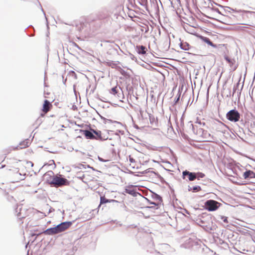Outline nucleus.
Masks as SVG:
<instances>
[{
    "instance_id": "nucleus-1",
    "label": "nucleus",
    "mask_w": 255,
    "mask_h": 255,
    "mask_svg": "<svg viewBox=\"0 0 255 255\" xmlns=\"http://www.w3.org/2000/svg\"><path fill=\"white\" fill-rule=\"evenodd\" d=\"M220 204L216 201L209 200L205 203V208L209 211H214L219 208Z\"/></svg>"
},
{
    "instance_id": "nucleus-2",
    "label": "nucleus",
    "mask_w": 255,
    "mask_h": 255,
    "mask_svg": "<svg viewBox=\"0 0 255 255\" xmlns=\"http://www.w3.org/2000/svg\"><path fill=\"white\" fill-rule=\"evenodd\" d=\"M227 118L230 121L236 122L239 121L240 115L237 111L233 110L227 113Z\"/></svg>"
},
{
    "instance_id": "nucleus-3",
    "label": "nucleus",
    "mask_w": 255,
    "mask_h": 255,
    "mask_svg": "<svg viewBox=\"0 0 255 255\" xmlns=\"http://www.w3.org/2000/svg\"><path fill=\"white\" fill-rule=\"evenodd\" d=\"M67 182V180L66 179L55 176L53 177L51 184L60 186L65 185Z\"/></svg>"
},
{
    "instance_id": "nucleus-4",
    "label": "nucleus",
    "mask_w": 255,
    "mask_h": 255,
    "mask_svg": "<svg viewBox=\"0 0 255 255\" xmlns=\"http://www.w3.org/2000/svg\"><path fill=\"white\" fill-rule=\"evenodd\" d=\"M72 223L71 222H62L59 225H57V228L58 233H61L65 231L67 229H68L71 225Z\"/></svg>"
},
{
    "instance_id": "nucleus-5",
    "label": "nucleus",
    "mask_w": 255,
    "mask_h": 255,
    "mask_svg": "<svg viewBox=\"0 0 255 255\" xmlns=\"http://www.w3.org/2000/svg\"><path fill=\"white\" fill-rule=\"evenodd\" d=\"M237 29L240 31L246 32L252 35H254L255 34V29L250 27L240 26L237 28Z\"/></svg>"
},
{
    "instance_id": "nucleus-6",
    "label": "nucleus",
    "mask_w": 255,
    "mask_h": 255,
    "mask_svg": "<svg viewBox=\"0 0 255 255\" xmlns=\"http://www.w3.org/2000/svg\"><path fill=\"white\" fill-rule=\"evenodd\" d=\"M243 85H241L239 83L234 85L232 96H240Z\"/></svg>"
},
{
    "instance_id": "nucleus-7",
    "label": "nucleus",
    "mask_w": 255,
    "mask_h": 255,
    "mask_svg": "<svg viewBox=\"0 0 255 255\" xmlns=\"http://www.w3.org/2000/svg\"><path fill=\"white\" fill-rule=\"evenodd\" d=\"M52 105L48 100H46L44 101L42 111L44 114H46L52 108Z\"/></svg>"
},
{
    "instance_id": "nucleus-8",
    "label": "nucleus",
    "mask_w": 255,
    "mask_h": 255,
    "mask_svg": "<svg viewBox=\"0 0 255 255\" xmlns=\"http://www.w3.org/2000/svg\"><path fill=\"white\" fill-rule=\"evenodd\" d=\"M183 174V178L184 179L186 175L188 176V179L190 181L194 180L196 177V174L195 173L190 172L187 170L184 171L182 173Z\"/></svg>"
},
{
    "instance_id": "nucleus-9",
    "label": "nucleus",
    "mask_w": 255,
    "mask_h": 255,
    "mask_svg": "<svg viewBox=\"0 0 255 255\" xmlns=\"http://www.w3.org/2000/svg\"><path fill=\"white\" fill-rule=\"evenodd\" d=\"M244 179L255 178V172L251 170H248L243 173V175Z\"/></svg>"
},
{
    "instance_id": "nucleus-10",
    "label": "nucleus",
    "mask_w": 255,
    "mask_h": 255,
    "mask_svg": "<svg viewBox=\"0 0 255 255\" xmlns=\"http://www.w3.org/2000/svg\"><path fill=\"white\" fill-rule=\"evenodd\" d=\"M44 233L46 235H54L59 233L57 230V227L54 228H51L47 229L45 231H44Z\"/></svg>"
},
{
    "instance_id": "nucleus-11",
    "label": "nucleus",
    "mask_w": 255,
    "mask_h": 255,
    "mask_svg": "<svg viewBox=\"0 0 255 255\" xmlns=\"http://www.w3.org/2000/svg\"><path fill=\"white\" fill-rule=\"evenodd\" d=\"M225 60L228 62L230 64L231 67L234 70L236 69V67L235 66V60L234 59H231L228 56L225 55L224 57Z\"/></svg>"
},
{
    "instance_id": "nucleus-12",
    "label": "nucleus",
    "mask_w": 255,
    "mask_h": 255,
    "mask_svg": "<svg viewBox=\"0 0 255 255\" xmlns=\"http://www.w3.org/2000/svg\"><path fill=\"white\" fill-rule=\"evenodd\" d=\"M29 141L28 140L26 139L24 141H21L19 143V145L17 146V149H23L29 146Z\"/></svg>"
},
{
    "instance_id": "nucleus-13",
    "label": "nucleus",
    "mask_w": 255,
    "mask_h": 255,
    "mask_svg": "<svg viewBox=\"0 0 255 255\" xmlns=\"http://www.w3.org/2000/svg\"><path fill=\"white\" fill-rule=\"evenodd\" d=\"M84 133L85 136L87 138L89 139H95V136L94 135V134L89 130H85L84 131Z\"/></svg>"
},
{
    "instance_id": "nucleus-14",
    "label": "nucleus",
    "mask_w": 255,
    "mask_h": 255,
    "mask_svg": "<svg viewBox=\"0 0 255 255\" xmlns=\"http://www.w3.org/2000/svg\"><path fill=\"white\" fill-rule=\"evenodd\" d=\"M136 48L139 54H144L146 53V47L145 46L142 45L137 46Z\"/></svg>"
},
{
    "instance_id": "nucleus-15",
    "label": "nucleus",
    "mask_w": 255,
    "mask_h": 255,
    "mask_svg": "<svg viewBox=\"0 0 255 255\" xmlns=\"http://www.w3.org/2000/svg\"><path fill=\"white\" fill-rule=\"evenodd\" d=\"M202 39L203 40L207 43L208 44L210 45V46H212L213 47H216V45L214 44L211 40L208 37H202Z\"/></svg>"
},
{
    "instance_id": "nucleus-16",
    "label": "nucleus",
    "mask_w": 255,
    "mask_h": 255,
    "mask_svg": "<svg viewBox=\"0 0 255 255\" xmlns=\"http://www.w3.org/2000/svg\"><path fill=\"white\" fill-rule=\"evenodd\" d=\"M181 48L184 50H188L190 48V45L186 42H182L180 43Z\"/></svg>"
},
{
    "instance_id": "nucleus-17",
    "label": "nucleus",
    "mask_w": 255,
    "mask_h": 255,
    "mask_svg": "<svg viewBox=\"0 0 255 255\" xmlns=\"http://www.w3.org/2000/svg\"><path fill=\"white\" fill-rule=\"evenodd\" d=\"M201 190V188L199 186H196L195 187H193L192 188H190L189 189V191L192 190L194 192H198Z\"/></svg>"
},
{
    "instance_id": "nucleus-18",
    "label": "nucleus",
    "mask_w": 255,
    "mask_h": 255,
    "mask_svg": "<svg viewBox=\"0 0 255 255\" xmlns=\"http://www.w3.org/2000/svg\"><path fill=\"white\" fill-rule=\"evenodd\" d=\"M109 200L107 199L105 197H101L100 199V204H104L109 202Z\"/></svg>"
},
{
    "instance_id": "nucleus-19",
    "label": "nucleus",
    "mask_w": 255,
    "mask_h": 255,
    "mask_svg": "<svg viewBox=\"0 0 255 255\" xmlns=\"http://www.w3.org/2000/svg\"><path fill=\"white\" fill-rule=\"evenodd\" d=\"M221 218L222 220H223V221L224 223H229L227 217L222 216H221Z\"/></svg>"
},
{
    "instance_id": "nucleus-20",
    "label": "nucleus",
    "mask_w": 255,
    "mask_h": 255,
    "mask_svg": "<svg viewBox=\"0 0 255 255\" xmlns=\"http://www.w3.org/2000/svg\"><path fill=\"white\" fill-rule=\"evenodd\" d=\"M111 93L113 95H115L117 93V87H114V88H113L112 89V92Z\"/></svg>"
},
{
    "instance_id": "nucleus-21",
    "label": "nucleus",
    "mask_w": 255,
    "mask_h": 255,
    "mask_svg": "<svg viewBox=\"0 0 255 255\" xmlns=\"http://www.w3.org/2000/svg\"><path fill=\"white\" fill-rule=\"evenodd\" d=\"M74 92H75V96H78V95H80V93L79 92L77 93V92H76V87H75V85L74 86Z\"/></svg>"
},
{
    "instance_id": "nucleus-22",
    "label": "nucleus",
    "mask_w": 255,
    "mask_h": 255,
    "mask_svg": "<svg viewBox=\"0 0 255 255\" xmlns=\"http://www.w3.org/2000/svg\"><path fill=\"white\" fill-rule=\"evenodd\" d=\"M180 99V97H178L177 98L174 99V105L176 104V103L179 101Z\"/></svg>"
},
{
    "instance_id": "nucleus-23",
    "label": "nucleus",
    "mask_w": 255,
    "mask_h": 255,
    "mask_svg": "<svg viewBox=\"0 0 255 255\" xmlns=\"http://www.w3.org/2000/svg\"><path fill=\"white\" fill-rule=\"evenodd\" d=\"M94 133L97 135L98 136H101V131H94Z\"/></svg>"
},
{
    "instance_id": "nucleus-24",
    "label": "nucleus",
    "mask_w": 255,
    "mask_h": 255,
    "mask_svg": "<svg viewBox=\"0 0 255 255\" xmlns=\"http://www.w3.org/2000/svg\"><path fill=\"white\" fill-rule=\"evenodd\" d=\"M255 95V86L253 88L252 90V95Z\"/></svg>"
},
{
    "instance_id": "nucleus-25",
    "label": "nucleus",
    "mask_w": 255,
    "mask_h": 255,
    "mask_svg": "<svg viewBox=\"0 0 255 255\" xmlns=\"http://www.w3.org/2000/svg\"><path fill=\"white\" fill-rule=\"evenodd\" d=\"M129 159L130 162H132L134 161L133 159L131 158L130 156H129Z\"/></svg>"
},
{
    "instance_id": "nucleus-26",
    "label": "nucleus",
    "mask_w": 255,
    "mask_h": 255,
    "mask_svg": "<svg viewBox=\"0 0 255 255\" xmlns=\"http://www.w3.org/2000/svg\"><path fill=\"white\" fill-rule=\"evenodd\" d=\"M112 122L111 120H107L106 121H105V123L106 124L107 123H110Z\"/></svg>"
},
{
    "instance_id": "nucleus-27",
    "label": "nucleus",
    "mask_w": 255,
    "mask_h": 255,
    "mask_svg": "<svg viewBox=\"0 0 255 255\" xmlns=\"http://www.w3.org/2000/svg\"><path fill=\"white\" fill-rule=\"evenodd\" d=\"M20 165L19 164V165H18V167H17V169H18V172H19V170H20Z\"/></svg>"
},
{
    "instance_id": "nucleus-28",
    "label": "nucleus",
    "mask_w": 255,
    "mask_h": 255,
    "mask_svg": "<svg viewBox=\"0 0 255 255\" xmlns=\"http://www.w3.org/2000/svg\"><path fill=\"white\" fill-rule=\"evenodd\" d=\"M201 175H200V177H203L204 176V175L202 173H201Z\"/></svg>"
},
{
    "instance_id": "nucleus-29",
    "label": "nucleus",
    "mask_w": 255,
    "mask_h": 255,
    "mask_svg": "<svg viewBox=\"0 0 255 255\" xmlns=\"http://www.w3.org/2000/svg\"><path fill=\"white\" fill-rule=\"evenodd\" d=\"M23 174L24 175H25L26 174V172H23Z\"/></svg>"
}]
</instances>
